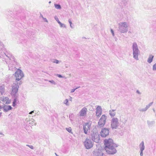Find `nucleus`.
Segmentation results:
<instances>
[{"mask_svg":"<svg viewBox=\"0 0 156 156\" xmlns=\"http://www.w3.org/2000/svg\"><path fill=\"white\" fill-rule=\"evenodd\" d=\"M153 71L156 70V63L153 66Z\"/></svg>","mask_w":156,"mask_h":156,"instance_id":"obj_34","label":"nucleus"},{"mask_svg":"<svg viewBox=\"0 0 156 156\" xmlns=\"http://www.w3.org/2000/svg\"><path fill=\"white\" fill-rule=\"evenodd\" d=\"M104 144L105 146V150L107 154H114L117 152L115 148L118 147V145L114 143L112 139H105L104 140Z\"/></svg>","mask_w":156,"mask_h":156,"instance_id":"obj_1","label":"nucleus"},{"mask_svg":"<svg viewBox=\"0 0 156 156\" xmlns=\"http://www.w3.org/2000/svg\"><path fill=\"white\" fill-rule=\"evenodd\" d=\"M26 146H28V147H29V146H30V145H26Z\"/></svg>","mask_w":156,"mask_h":156,"instance_id":"obj_48","label":"nucleus"},{"mask_svg":"<svg viewBox=\"0 0 156 156\" xmlns=\"http://www.w3.org/2000/svg\"><path fill=\"white\" fill-rule=\"evenodd\" d=\"M11 65L10 64H9V66H8V67H9V70H13L12 69V68H11Z\"/></svg>","mask_w":156,"mask_h":156,"instance_id":"obj_41","label":"nucleus"},{"mask_svg":"<svg viewBox=\"0 0 156 156\" xmlns=\"http://www.w3.org/2000/svg\"><path fill=\"white\" fill-rule=\"evenodd\" d=\"M34 112V111H32L29 113V114H32Z\"/></svg>","mask_w":156,"mask_h":156,"instance_id":"obj_42","label":"nucleus"},{"mask_svg":"<svg viewBox=\"0 0 156 156\" xmlns=\"http://www.w3.org/2000/svg\"><path fill=\"white\" fill-rule=\"evenodd\" d=\"M29 147L31 149H33V148H34L33 146H32V145H30L29 146Z\"/></svg>","mask_w":156,"mask_h":156,"instance_id":"obj_43","label":"nucleus"},{"mask_svg":"<svg viewBox=\"0 0 156 156\" xmlns=\"http://www.w3.org/2000/svg\"><path fill=\"white\" fill-rule=\"evenodd\" d=\"M22 83V82H19L15 81L12 86L11 91V94L14 98L17 97V92L18 91L19 86Z\"/></svg>","mask_w":156,"mask_h":156,"instance_id":"obj_2","label":"nucleus"},{"mask_svg":"<svg viewBox=\"0 0 156 156\" xmlns=\"http://www.w3.org/2000/svg\"><path fill=\"white\" fill-rule=\"evenodd\" d=\"M106 119L107 116L105 115H103L101 116L98 123L99 127H102L105 125L106 122Z\"/></svg>","mask_w":156,"mask_h":156,"instance_id":"obj_10","label":"nucleus"},{"mask_svg":"<svg viewBox=\"0 0 156 156\" xmlns=\"http://www.w3.org/2000/svg\"><path fill=\"white\" fill-rule=\"evenodd\" d=\"M57 76L59 78H64V77L62 76L61 75L57 74Z\"/></svg>","mask_w":156,"mask_h":156,"instance_id":"obj_39","label":"nucleus"},{"mask_svg":"<svg viewBox=\"0 0 156 156\" xmlns=\"http://www.w3.org/2000/svg\"><path fill=\"white\" fill-rule=\"evenodd\" d=\"M0 100L2 101L5 104H9L10 102V100L7 97H2L0 98Z\"/></svg>","mask_w":156,"mask_h":156,"instance_id":"obj_15","label":"nucleus"},{"mask_svg":"<svg viewBox=\"0 0 156 156\" xmlns=\"http://www.w3.org/2000/svg\"><path fill=\"white\" fill-rule=\"evenodd\" d=\"M24 76L23 73V72L20 69H18L15 73V77H16V81H19L22 77Z\"/></svg>","mask_w":156,"mask_h":156,"instance_id":"obj_8","label":"nucleus"},{"mask_svg":"<svg viewBox=\"0 0 156 156\" xmlns=\"http://www.w3.org/2000/svg\"><path fill=\"white\" fill-rule=\"evenodd\" d=\"M55 7L57 9H60L61 8V7L60 5L59 4H54Z\"/></svg>","mask_w":156,"mask_h":156,"instance_id":"obj_25","label":"nucleus"},{"mask_svg":"<svg viewBox=\"0 0 156 156\" xmlns=\"http://www.w3.org/2000/svg\"><path fill=\"white\" fill-rule=\"evenodd\" d=\"M2 114V112H0V117L1 116Z\"/></svg>","mask_w":156,"mask_h":156,"instance_id":"obj_47","label":"nucleus"},{"mask_svg":"<svg viewBox=\"0 0 156 156\" xmlns=\"http://www.w3.org/2000/svg\"><path fill=\"white\" fill-rule=\"evenodd\" d=\"M143 151L144 150H140V156H143Z\"/></svg>","mask_w":156,"mask_h":156,"instance_id":"obj_38","label":"nucleus"},{"mask_svg":"<svg viewBox=\"0 0 156 156\" xmlns=\"http://www.w3.org/2000/svg\"><path fill=\"white\" fill-rule=\"evenodd\" d=\"M40 16L42 17V18L43 19V18H44V17H43V15L41 14H40Z\"/></svg>","mask_w":156,"mask_h":156,"instance_id":"obj_45","label":"nucleus"},{"mask_svg":"<svg viewBox=\"0 0 156 156\" xmlns=\"http://www.w3.org/2000/svg\"><path fill=\"white\" fill-rule=\"evenodd\" d=\"M139 147L140 150H144L145 147L144 145V142L143 141H142L140 144Z\"/></svg>","mask_w":156,"mask_h":156,"instance_id":"obj_17","label":"nucleus"},{"mask_svg":"<svg viewBox=\"0 0 156 156\" xmlns=\"http://www.w3.org/2000/svg\"><path fill=\"white\" fill-rule=\"evenodd\" d=\"M153 110L154 112H155V110H154V109H153Z\"/></svg>","mask_w":156,"mask_h":156,"instance_id":"obj_52","label":"nucleus"},{"mask_svg":"<svg viewBox=\"0 0 156 156\" xmlns=\"http://www.w3.org/2000/svg\"><path fill=\"white\" fill-rule=\"evenodd\" d=\"M66 129L69 133H71L72 131L71 128L70 127L68 128H66Z\"/></svg>","mask_w":156,"mask_h":156,"instance_id":"obj_33","label":"nucleus"},{"mask_svg":"<svg viewBox=\"0 0 156 156\" xmlns=\"http://www.w3.org/2000/svg\"><path fill=\"white\" fill-rule=\"evenodd\" d=\"M51 3V1H49V4H50V3Z\"/></svg>","mask_w":156,"mask_h":156,"instance_id":"obj_49","label":"nucleus"},{"mask_svg":"<svg viewBox=\"0 0 156 156\" xmlns=\"http://www.w3.org/2000/svg\"><path fill=\"white\" fill-rule=\"evenodd\" d=\"M91 126V123L90 122H87L84 124L83 126V130L84 133L86 134H87L88 131L90 129Z\"/></svg>","mask_w":156,"mask_h":156,"instance_id":"obj_11","label":"nucleus"},{"mask_svg":"<svg viewBox=\"0 0 156 156\" xmlns=\"http://www.w3.org/2000/svg\"><path fill=\"white\" fill-rule=\"evenodd\" d=\"M31 124L32 126H33L34 125H36V123L35 122V120H34L33 119H32L31 120Z\"/></svg>","mask_w":156,"mask_h":156,"instance_id":"obj_28","label":"nucleus"},{"mask_svg":"<svg viewBox=\"0 0 156 156\" xmlns=\"http://www.w3.org/2000/svg\"><path fill=\"white\" fill-rule=\"evenodd\" d=\"M52 62L53 63L59 64L61 62L56 59H54L52 60Z\"/></svg>","mask_w":156,"mask_h":156,"instance_id":"obj_24","label":"nucleus"},{"mask_svg":"<svg viewBox=\"0 0 156 156\" xmlns=\"http://www.w3.org/2000/svg\"><path fill=\"white\" fill-rule=\"evenodd\" d=\"M83 144L86 148L87 149L91 148L93 146V143L90 139L88 138L86 139Z\"/></svg>","mask_w":156,"mask_h":156,"instance_id":"obj_9","label":"nucleus"},{"mask_svg":"<svg viewBox=\"0 0 156 156\" xmlns=\"http://www.w3.org/2000/svg\"><path fill=\"white\" fill-rule=\"evenodd\" d=\"M153 104V102H151L149 103L148 105H147L146 106L148 109Z\"/></svg>","mask_w":156,"mask_h":156,"instance_id":"obj_32","label":"nucleus"},{"mask_svg":"<svg viewBox=\"0 0 156 156\" xmlns=\"http://www.w3.org/2000/svg\"><path fill=\"white\" fill-rule=\"evenodd\" d=\"M132 49L133 58L136 60H138V56L140 54V51L136 42H135L133 43Z\"/></svg>","mask_w":156,"mask_h":156,"instance_id":"obj_3","label":"nucleus"},{"mask_svg":"<svg viewBox=\"0 0 156 156\" xmlns=\"http://www.w3.org/2000/svg\"><path fill=\"white\" fill-rule=\"evenodd\" d=\"M60 27L61 28H65L66 27V25L62 23L60 21L58 22V23Z\"/></svg>","mask_w":156,"mask_h":156,"instance_id":"obj_26","label":"nucleus"},{"mask_svg":"<svg viewBox=\"0 0 156 156\" xmlns=\"http://www.w3.org/2000/svg\"><path fill=\"white\" fill-rule=\"evenodd\" d=\"M87 108L85 107H84L80 111L79 114L80 117H85L87 115Z\"/></svg>","mask_w":156,"mask_h":156,"instance_id":"obj_14","label":"nucleus"},{"mask_svg":"<svg viewBox=\"0 0 156 156\" xmlns=\"http://www.w3.org/2000/svg\"><path fill=\"white\" fill-rule=\"evenodd\" d=\"M43 19L44 20L45 22H46L47 23L48 22V20L46 18L44 17L43 18Z\"/></svg>","mask_w":156,"mask_h":156,"instance_id":"obj_40","label":"nucleus"},{"mask_svg":"<svg viewBox=\"0 0 156 156\" xmlns=\"http://www.w3.org/2000/svg\"><path fill=\"white\" fill-rule=\"evenodd\" d=\"M5 48H4L3 50H2V51H4L5 50Z\"/></svg>","mask_w":156,"mask_h":156,"instance_id":"obj_50","label":"nucleus"},{"mask_svg":"<svg viewBox=\"0 0 156 156\" xmlns=\"http://www.w3.org/2000/svg\"><path fill=\"white\" fill-rule=\"evenodd\" d=\"M17 98H14V100L12 103V105L14 107L16 105V103L17 102Z\"/></svg>","mask_w":156,"mask_h":156,"instance_id":"obj_27","label":"nucleus"},{"mask_svg":"<svg viewBox=\"0 0 156 156\" xmlns=\"http://www.w3.org/2000/svg\"><path fill=\"white\" fill-rule=\"evenodd\" d=\"M118 30L122 33H127L128 30L129 25L126 22H122L118 24Z\"/></svg>","mask_w":156,"mask_h":156,"instance_id":"obj_4","label":"nucleus"},{"mask_svg":"<svg viewBox=\"0 0 156 156\" xmlns=\"http://www.w3.org/2000/svg\"><path fill=\"white\" fill-rule=\"evenodd\" d=\"M136 92L137 93L139 94H140V92L139 91V90H137L136 91Z\"/></svg>","mask_w":156,"mask_h":156,"instance_id":"obj_44","label":"nucleus"},{"mask_svg":"<svg viewBox=\"0 0 156 156\" xmlns=\"http://www.w3.org/2000/svg\"><path fill=\"white\" fill-rule=\"evenodd\" d=\"M48 82L51 83L52 84L55 85L56 84V83L53 80H48Z\"/></svg>","mask_w":156,"mask_h":156,"instance_id":"obj_30","label":"nucleus"},{"mask_svg":"<svg viewBox=\"0 0 156 156\" xmlns=\"http://www.w3.org/2000/svg\"><path fill=\"white\" fill-rule=\"evenodd\" d=\"M109 134V129L108 128H103L100 133V135L102 137H106Z\"/></svg>","mask_w":156,"mask_h":156,"instance_id":"obj_12","label":"nucleus"},{"mask_svg":"<svg viewBox=\"0 0 156 156\" xmlns=\"http://www.w3.org/2000/svg\"><path fill=\"white\" fill-rule=\"evenodd\" d=\"M68 100L67 99H66L64 101V104H65L66 106H69V104L68 103Z\"/></svg>","mask_w":156,"mask_h":156,"instance_id":"obj_29","label":"nucleus"},{"mask_svg":"<svg viewBox=\"0 0 156 156\" xmlns=\"http://www.w3.org/2000/svg\"><path fill=\"white\" fill-rule=\"evenodd\" d=\"M36 113H35V114H34V116H35L36 115Z\"/></svg>","mask_w":156,"mask_h":156,"instance_id":"obj_51","label":"nucleus"},{"mask_svg":"<svg viewBox=\"0 0 156 156\" xmlns=\"http://www.w3.org/2000/svg\"><path fill=\"white\" fill-rule=\"evenodd\" d=\"M68 21L70 24V27L72 28H73V27L72 26V21H71V19H69Z\"/></svg>","mask_w":156,"mask_h":156,"instance_id":"obj_31","label":"nucleus"},{"mask_svg":"<svg viewBox=\"0 0 156 156\" xmlns=\"http://www.w3.org/2000/svg\"><path fill=\"white\" fill-rule=\"evenodd\" d=\"M90 138L93 141L97 143L99 142L100 140L99 136L96 129H94L91 132Z\"/></svg>","mask_w":156,"mask_h":156,"instance_id":"obj_5","label":"nucleus"},{"mask_svg":"<svg viewBox=\"0 0 156 156\" xmlns=\"http://www.w3.org/2000/svg\"><path fill=\"white\" fill-rule=\"evenodd\" d=\"M147 122L149 127L152 126L155 123L154 121H150L148 120L147 121Z\"/></svg>","mask_w":156,"mask_h":156,"instance_id":"obj_20","label":"nucleus"},{"mask_svg":"<svg viewBox=\"0 0 156 156\" xmlns=\"http://www.w3.org/2000/svg\"><path fill=\"white\" fill-rule=\"evenodd\" d=\"M120 121L122 122V123L124 124L126 123L127 121L123 117H120Z\"/></svg>","mask_w":156,"mask_h":156,"instance_id":"obj_22","label":"nucleus"},{"mask_svg":"<svg viewBox=\"0 0 156 156\" xmlns=\"http://www.w3.org/2000/svg\"><path fill=\"white\" fill-rule=\"evenodd\" d=\"M119 126V119L116 117H113L111 121V128L112 129H116Z\"/></svg>","mask_w":156,"mask_h":156,"instance_id":"obj_6","label":"nucleus"},{"mask_svg":"<svg viewBox=\"0 0 156 156\" xmlns=\"http://www.w3.org/2000/svg\"><path fill=\"white\" fill-rule=\"evenodd\" d=\"M4 92V87L3 86H0V95H2Z\"/></svg>","mask_w":156,"mask_h":156,"instance_id":"obj_21","label":"nucleus"},{"mask_svg":"<svg viewBox=\"0 0 156 156\" xmlns=\"http://www.w3.org/2000/svg\"><path fill=\"white\" fill-rule=\"evenodd\" d=\"M48 80H48L47 79L45 80V81H48Z\"/></svg>","mask_w":156,"mask_h":156,"instance_id":"obj_46","label":"nucleus"},{"mask_svg":"<svg viewBox=\"0 0 156 156\" xmlns=\"http://www.w3.org/2000/svg\"><path fill=\"white\" fill-rule=\"evenodd\" d=\"M105 150L101 148L96 149L93 152V156H107L104 153Z\"/></svg>","mask_w":156,"mask_h":156,"instance_id":"obj_7","label":"nucleus"},{"mask_svg":"<svg viewBox=\"0 0 156 156\" xmlns=\"http://www.w3.org/2000/svg\"><path fill=\"white\" fill-rule=\"evenodd\" d=\"M80 87H76V88L75 89H72L71 90V91H70V92L71 93H73L75 91L76 89H77V88H78Z\"/></svg>","mask_w":156,"mask_h":156,"instance_id":"obj_35","label":"nucleus"},{"mask_svg":"<svg viewBox=\"0 0 156 156\" xmlns=\"http://www.w3.org/2000/svg\"><path fill=\"white\" fill-rule=\"evenodd\" d=\"M54 18L55 20L57 21L58 23V22H60L57 16H55L54 17Z\"/></svg>","mask_w":156,"mask_h":156,"instance_id":"obj_36","label":"nucleus"},{"mask_svg":"<svg viewBox=\"0 0 156 156\" xmlns=\"http://www.w3.org/2000/svg\"><path fill=\"white\" fill-rule=\"evenodd\" d=\"M111 33H112V35L113 36H114V35H115V34H114V31L113 30L111 29Z\"/></svg>","mask_w":156,"mask_h":156,"instance_id":"obj_37","label":"nucleus"},{"mask_svg":"<svg viewBox=\"0 0 156 156\" xmlns=\"http://www.w3.org/2000/svg\"><path fill=\"white\" fill-rule=\"evenodd\" d=\"M121 126V127H122V126Z\"/></svg>","mask_w":156,"mask_h":156,"instance_id":"obj_54","label":"nucleus"},{"mask_svg":"<svg viewBox=\"0 0 156 156\" xmlns=\"http://www.w3.org/2000/svg\"><path fill=\"white\" fill-rule=\"evenodd\" d=\"M153 58L154 56L153 55H150L147 60V62L149 63H151L152 61Z\"/></svg>","mask_w":156,"mask_h":156,"instance_id":"obj_19","label":"nucleus"},{"mask_svg":"<svg viewBox=\"0 0 156 156\" xmlns=\"http://www.w3.org/2000/svg\"><path fill=\"white\" fill-rule=\"evenodd\" d=\"M96 108V115L97 117H99L102 113V109L100 106H97Z\"/></svg>","mask_w":156,"mask_h":156,"instance_id":"obj_13","label":"nucleus"},{"mask_svg":"<svg viewBox=\"0 0 156 156\" xmlns=\"http://www.w3.org/2000/svg\"><path fill=\"white\" fill-rule=\"evenodd\" d=\"M115 109H112L110 110L109 111V114L112 117H113L115 116L116 115L115 112Z\"/></svg>","mask_w":156,"mask_h":156,"instance_id":"obj_16","label":"nucleus"},{"mask_svg":"<svg viewBox=\"0 0 156 156\" xmlns=\"http://www.w3.org/2000/svg\"><path fill=\"white\" fill-rule=\"evenodd\" d=\"M0 134H2V133L0 132Z\"/></svg>","mask_w":156,"mask_h":156,"instance_id":"obj_53","label":"nucleus"},{"mask_svg":"<svg viewBox=\"0 0 156 156\" xmlns=\"http://www.w3.org/2000/svg\"><path fill=\"white\" fill-rule=\"evenodd\" d=\"M148 109V108L146 106L145 108L139 109V110L140 112H146Z\"/></svg>","mask_w":156,"mask_h":156,"instance_id":"obj_23","label":"nucleus"},{"mask_svg":"<svg viewBox=\"0 0 156 156\" xmlns=\"http://www.w3.org/2000/svg\"><path fill=\"white\" fill-rule=\"evenodd\" d=\"M12 108V107L10 105H5L3 107L4 110L5 112H7Z\"/></svg>","mask_w":156,"mask_h":156,"instance_id":"obj_18","label":"nucleus"}]
</instances>
